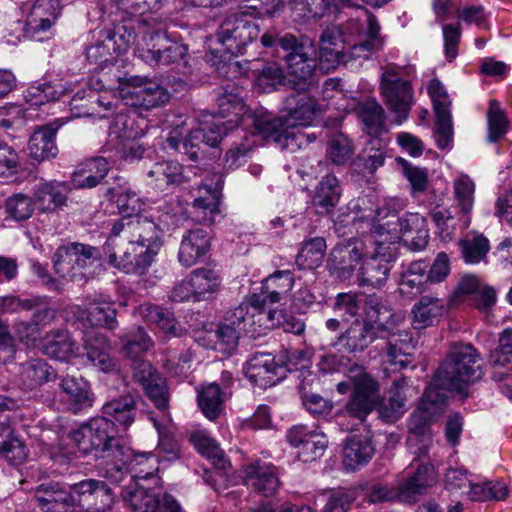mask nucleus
<instances>
[{
  "label": "nucleus",
  "instance_id": "nucleus-1",
  "mask_svg": "<svg viewBox=\"0 0 512 512\" xmlns=\"http://www.w3.org/2000/svg\"><path fill=\"white\" fill-rule=\"evenodd\" d=\"M260 43L273 51L280 47L285 53L283 60L289 74V87L312 88L318 67L317 45L313 39L307 35L296 36L271 28L260 36Z\"/></svg>",
  "mask_w": 512,
  "mask_h": 512
},
{
  "label": "nucleus",
  "instance_id": "nucleus-2",
  "mask_svg": "<svg viewBox=\"0 0 512 512\" xmlns=\"http://www.w3.org/2000/svg\"><path fill=\"white\" fill-rule=\"evenodd\" d=\"M227 133L223 121H212L192 130L182 123L171 128L165 148L186 155L192 162L216 161L222 154L220 144Z\"/></svg>",
  "mask_w": 512,
  "mask_h": 512
},
{
  "label": "nucleus",
  "instance_id": "nucleus-3",
  "mask_svg": "<svg viewBox=\"0 0 512 512\" xmlns=\"http://www.w3.org/2000/svg\"><path fill=\"white\" fill-rule=\"evenodd\" d=\"M480 355L469 343H454L436 370V381L460 396H469L468 387L483 377Z\"/></svg>",
  "mask_w": 512,
  "mask_h": 512
},
{
  "label": "nucleus",
  "instance_id": "nucleus-4",
  "mask_svg": "<svg viewBox=\"0 0 512 512\" xmlns=\"http://www.w3.org/2000/svg\"><path fill=\"white\" fill-rule=\"evenodd\" d=\"M78 450L97 459L110 458L126 447L117 435L116 425L107 417H95L68 434Z\"/></svg>",
  "mask_w": 512,
  "mask_h": 512
},
{
  "label": "nucleus",
  "instance_id": "nucleus-5",
  "mask_svg": "<svg viewBox=\"0 0 512 512\" xmlns=\"http://www.w3.org/2000/svg\"><path fill=\"white\" fill-rule=\"evenodd\" d=\"M121 97L126 105L151 110L169 103L171 93L161 83L147 76L124 75L118 77Z\"/></svg>",
  "mask_w": 512,
  "mask_h": 512
},
{
  "label": "nucleus",
  "instance_id": "nucleus-6",
  "mask_svg": "<svg viewBox=\"0 0 512 512\" xmlns=\"http://www.w3.org/2000/svg\"><path fill=\"white\" fill-rule=\"evenodd\" d=\"M352 393L344 406L345 413L361 422L374 411L380 396L379 382L361 366L354 364L350 369Z\"/></svg>",
  "mask_w": 512,
  "mask_h": 512
},
{
  "label": "nucleus",
  "instance_id": "nucleus-7",
  "mask_svg": "<svg viewBox=\"0 0 512 512\" xmlns=\"http://www.w3.org/2000/svg\"><path fill=\"white\" fill-rule=\"evenodd\" d=\"M260 35L258 24L247 19L241 11L228 15L219 25L216 38L231 55H243Z\"/></svg>",
  "mask_w": 512,
  "mask_h": 512
},
{
  "label": "nucleus",
  "instance_id": "nucleus-8",
  "mask_svg": "<svg viewBox=\"0 0 512 512\" xmlns=\"http://www.w3.org/2000/svg\"><path fill=\"white\" fill-rule=\"evenodd\" d=\"M380 90L384 103L395 114L394 123L402 124L409 117L414 103L413 87L393 69H387L380 79Z\"/></svg>",
  "mask_w": 512,
  "mask_h": 512
},
{
  "label": "nucleus",
  "instance_id": "nucleus-9",
  "mask_svg": "<svg viewBox=\"0 0 512 512\" xmlns=\"http://www.w3.org/2000/svg\"><path fill=\"white\" fill-rule=\"evenodd\" d=\"M287 94L281 103L280 113L286 120L288 127H308L314 121L319 103L315 96L311 95V87H289Z\"/></svg>",
  "mask_w": 512,
  "mask_h": 512
},
{
  "label": "nucleus",
  "instance_id": "nucleus-10",
  "mask_svg": "<svg viewBox=\"0 0 512 512\" xmlns=\"http://www.w3.org/2000/svg\"><path fill=\"white\" fill-rule=\"evenodd\" d=\"M74 508L84 512H109L115 501V492L105 481L87 478L72 484Z\"/></svg>",
  "mask_w": 512,
  "mask_h": 512
},
{
  "label": "nucleus",
  "instance_id": "nucleus-11",
  "mask_svg": "<svg viewBox=\"0 0 512 512\" xmlns=\"http://www.w3.org/2000/svg\"><path fill=\"white\" fill-rule=\"evenodd\" d=\"M368 253V247L361 239L352 238L338 243L329 254L327 269L334 278L346 281L354 275L357 267Z\"/></svg>",
  "mask_w": 512,
  "mask_h": 512
},
{
  "label": "nucleus",
  "instance_id": "nucleus-12",
  "mask_svg": "<svg viewBox=\"0 0 512 512\" xmlns=\"http://www.w3.org/2000/svg\"><path fill=\"white\" fill-rule=\"evenodd\" d=\"M102 259L101 251L94 246L79 242H71L58 247L53 256V267L62 277L71 275L76 267L85 268L89 263Z\"/></svg>",
  "mask_w": 512,
  "mask_h": 512
},
{
  "label": "nucleus",
  "instance_id": "nucleus-13",
  "mask_svg": "<svg viewBox=\"0 0 512 512\" xmlns=\"http://www.w3.org/2000/svg\"><path fill=\"white\" fill-rule=\"evenodd\" d=\"M427 90L435 112L437 145L440 149H446L453 139L451 101L444 85L437 78L429 82Z\"/></svg>",
  "mask_w": 512,
  "mask_h": 512
},
{
  "label": "nucleus",
  "instance_id": "nucleus-14",
  "mask_svg": "<svg viewBox=\"0 0 512 512\" xmlns=\"http://www.w3.org/2000/svg\"><path fill=\"white\" fill-rule=\"evenodd\" d=\"M410 468L413 471L399 484L396 496L401 502L414 504L437 482V473L431 463L419 462L417 458L411 462Z\"/></svg>",
  "mask_w": 512,
  "mask_h": 512
},
{
  "label": "nucleus",
  "instance_id": "nucleus-15",
  "mask_svg": "<svg viewBox=\"0 0 512 512\" xmlns=\"http://www.w3.org/2000/svg\"><path fill=\"white\" fill-rule=\"evenodd\" d=\"M113 227L128 241L142 245L145 248H153L158 252L161 246L158 225L147 217H142L139 214L133 217H123L116 221Z\"/></svg>",
  "mask_w": 512,
  "mask_h": 512
},
{
  "label": "nucleus",
  "instance_id": "nucleus-16",
  "mask_svg": "<svg viewBox=\"0 0 512 512\" xmlns=\"http://www.w3.org/2000/svg\"><path fill=\"white\" fill-rule=\"evenodd\" d=\"M34 499L43 512H74L72 485H65L54 480H46L34 490Z\"/></svg>",
  "mask_w": 512,
  "mask_h": 512
},
{
  "label": "nucleus",
  "instance_id": "nucleus-17",
  "mask_svg": "<svg viewBox=\"0 0 512 512\" xmlns=\"http://www.w3.org/2000/svg\"><path fill=\"white\" fill-rule=\"evenodd\" d=\"M362 321L379 335L386 337L394 330L390 325L394 324V312L389 301L377 294L366 295L363 298Z\"/></svg>",
  "mask_w": 512,
  "mask_h": 512
},
{
  "label": "nucleus",
  "instance_id": "nucleus-18",
  "mask_svg": "<svg viewBox=\"0 0 512 512\" xmlns=\"http://www.w3.org/2000/svg\"><path fill=\"white\" fill-rule=\"evenodd\" d=\"M439 416L427 408L419 406L411 415L408 422V446L418 457L427 456L432 443L430 425Z\"/></svg>",
  "mask_w": 512,
  "mask_h": 512
},
{
  "label": "nucleus",
  "instance_id": "nucleus-19",
  "mask_svg": "<svg viewBox=\"0 0 512 512\" xmlns=\"http://www.w3.org/2000/svg\"><path fill=\"white\" fill-rule=\"evenodd\" d=\"M285 367V362H276L271 353H254L244 367L245 376L255 385L266 387L274 385L283 376L280 371Z\"/></svg>",
  "mask_w": 512,
  "mask_h": 512
},
{
  "label": "nucleus",
  "instance_id": "nucleus-20",
  "mask_svg": "<svg viewBox=\"0 0 512 512\" xmlns=\"http://www.w3.org/2000/svg\"><path fill=\"white\" fill-rule=\"evenodd\" d=\"M379 335L360 319H355L340 333L331 346L348 354L363 352Z\"/></svg>",
  "mask_w": 512,
  "mask_h": 512
},
{
  "label": "nucleus",
  "instance_id": "nucleus-21",
  "mask_svg": "<svg viewBox=\"0 0 512 512\" xmlns=\"http://www.w3.org/2000/svg\"><path fill=\"white\" fill-rule=\"evenodd\" d=\"M83 347L87 359L100 371L104 373L119 371V362L111 356V342L106 335L99 332L86 333Z\"/></svg>",
  "mask_w": 512,
  "mask_h": 512
},
{
  "label": "nucleus",
  "instance_id": "nucleus-22",
  "mask_svg": "<svg viewBox=\"0 0 512 512\" xmlns=\"http://www.w3.org/2000/svg\"><path fill=\"white\" fill-rule=\"evenodd\" d=\"M60 124L55 121L37 126L28 141L29 157L38 162L49 161L58 154L56 135Z\"/></svg>",
  "mask_w": 512,
  "mask_h": 512
},
{
  "label": "nucleus",
  "instance_id": "nucleus-23",
  "mask_svg": "<svg viewBox=\"0 0 512 512\" xmlns=\"http://www.w3.org/2000/svg\"><path fill=\"white\" fill-rule=\"evenodd\" d=\"M407 379L402 377L392 382L388 396H379L375 409L381 421L392 424L398 421L406 412Z\"/></svg>",
  "mask_w": 512,
  "mask_h": 512
},
{
  "label": "nucleus",
  "instance_id": "nucleus-24",
  "mask_svg": "<svg viewBox=\"0 0 512 512\" xmlns=\"http://www.w3.org/2000/svg\"><path fill=\"white\" fill-rule=\"evenodd\" d=\"M111 170L107 158L96 156L86 159L71 174V184L76 189H92L107 183L105 181Z\"/></svg>",
  "mask_w": 512,
  "mask_h": 512
},
{
  "label": "nucleus",
  "instance_id": "nucleus-25",
  "mask_svg": "<svg viewBox=\"0 0 512 512\" xmlns=\"http://www.w3.org/2000/svg\"><path fill=\"white\" fill-rule=\"evenodd\" d=\"M59 387L66 395L68 409L74 414L93 406L95 395L90 383L83 377L65 376L61 379Z\"/></svg>",
  "mask_w": 512,
  "mask_h": 512
},
{
  "label": "nucleus",
  "instance_id": "nucleus-26",
  "mask_svg": "<svg viewBox=\"0 0 512 512\" xmlns=\"http://www.w3.org/2000/svg\"><path fill=\"white\" fill-rule=\"evenodd\" d=\"M342 188L339 180L332 174L324 176L316 185L311 199L315 213L320 216L333 214L340 202Z\"/></svg>",
  "mask_w": 512,
  "mask_h": 512
},
{
  "label": "nucleus",
  "instance_id": "nucleus-27",
  "mask_svg": "<svg viewBox=\"0 0 512 512\" xmlns=\"http://www.w3.org/2000/svg\"><path fill=\"white\" fill-rule=\"evenodd\" d=\"M211 247L210 233L202 228L191 229L183 235L178 259L185 267H191L204 257Z\"/></svg>",
  "mask_w": 512,
  "mask_h": 512
},
{
  "label": "nucleus",
  "instance_id": "nucleus-28",
  "mask_svg": "<svg viewBox=\"0 0 512 512\" xmlns=\"http://www.w3.org/2000/svg\"><path fill=\"white\" fill-rule=\"evenodd\" d=\"M40 350L50 358L67 361L76 355L77 344L67 329H53L40 342Z\"/></svg>",
  "mask_w": 512,
  "mask_h": 512
},
{
  "label": "nucleus",
  "instance_id": "nucleus-29",
  "mask_svg": "<svg viewBox=\"0 0 512 512\" xmlns=\"http://www.w3.org/2000/svg\"><path fill=\"white\" fill-rule=\"evenodd\" d=\"M141 400L138 392H127L105 403L102 410L107 418L127 429L135 422L137 405Z\"/></svg>",
  "mask_w": 512,
  "mask_h": 512
},
{
  "label": "nucleus",
  "instance_id": "nucleus-30",
  "mask_svg": "<svg viewBox=\"0 0 512 512\" xmlns=\"http://www.w3.org/2000/svg\"><path fill=\"white\" fill-rule=\"evenodd\" d=\"M394 259V255L378 251L376 254L362 260L359 268V279L361 285H368L374 288L382 287L389 276V262Z\"/></svg>",
  "mask_w": 512,
  "mask_h": 512
},
{
  "label": "nucleus",
  "instance_id": "nucleus-31",
  "mask_svg": "<svg viewBox=\"0 0 512 512\" xmlns=\"http://www.w3.org/2000/svg\"><path fill=\"white\" fill-rule=\"evenodd\" d=\"M162 495L155 489L140 486L137 482L129 483L121 491L123 501L132 512H157Z\"/></svg>",
  "mask_w": 512,
  "mask_h": 512
},
{
  "label": "nucleus",
  "instance_id": "nucleus-32",
  "mask_svg": "<svg viewBox=\"0 0 512 512\" xmlns=\"http://www.w3.org/2000/svg\"><path fill=\"white\" fill-rule=\"evenodd\" d=\"M374 452L371 436L352 435L346 440L343 449V465L346 470L354 471L360 465L366 464L372 458Z\"/></svg>",
  "mask_w": 512,
  "mask_h": 512
},
{
  "label": "nucleus",
  "instance_id": "nucleus-33",
  "mask_svg": "<svg viewBox=\"0 0 512 512\" xmlns=\"http://www.w3.org/2000/svg\"><path fill=\"white\" fill-rule=\"evenodd\" d=\"M76 318L85 326L114 330L118 326L117 310L109 303H91L86 309L77 308Z\"/></svg>",
  "mask_w": 512,
  "mask_h": 512
},
{
  "label": "nucleus",
  "instance_id": "nucleus-34",
  "mask_svg": "<svg viewBox=\"0 0 512 512\" xmlns=\"http://www.w3.org/2000/svg\"><path fill=\"white\" fill-rule=\"evenodd\" d=\"M170 38L166 31L149 29L137 43L139 57L150 65H160L168 50Z\"/></svg>",
  "mask_w": 512,
  "mask_h": 512
},
{
  "label": "nucleus",
  "instance_id": "nucleus-35",
  "mask_svg": "<svg viewBox=\"0 0 512 512\" xmlns=\"http://www.w3.org/2000/svg\"><path fill=\"white\" fill-rule=\"evenodd\" d=\"M429 264L424 260L410 263L407 270L401 273L399 293L403 297L414 298L427 290L430 280L427 276Z\"/></svg>",
  "mask_w": 512,
  "mask_h": 512
},
{
  "label": "nucleus",
  "instance_id": "nucleus-36",
  "mask_svg": "<svg viewBox=\"0 0 512 512\" xmlns=\"http://www.w3.org/2000/svg\"><path fill=\"white\" fill-rule=\"evenodd\" d=\"M246 479L264 496H272L280 486L278 469L273 464L256 461L246 468Z\"/></svg>",
  "mask_w": 512,
  "mask_h": 512
},
{
  "label": "nucleus",
  "instance_id": "nucleus-37",
  "mask_svg": "<svg viewBox=\"0 0 512 512\" xmlns=\"http://www.w3.org/2000/svg\"><path fill=\"white\" fill-rule=\"evenodd\" d=\"M367 28L365 39L355 43L349 48L348 61L352 59H368L370 55L379 50L383 45V39L380 36V25L375 15L365 11Z\"/></svg>",
  "mask_w": 512,
  "mask_h": 512
},
{
  "label": "nucleus",
  "instance_id": "nucleus-38",
  "mask_svg": "<svg viewBox=\"0 0 512 512\" xmlns=\"http://www.w3.org/2000/svg\"><path fill=\"white\" fill-rule=\"evenodd\" d=\"M56 373L44 360L30 359L20 365L19 383L23 389L33 390L43 383L54 380Z\"/></svg>",
  "mask_w": 512,
  "mask_h": 512
},
{
  "label": "nucleus",
  "instance_id": "nucleus-39",
  "mask_svg": "<svg viewBox=\"0 0 512 512\" xmlns=\"http://www.w3.org/2000/svg\"><path fill=\"white\" fill-rule=\"evenodd\" d=\"M28 453L25 441L9 426L0 425V456L18 466L26 461Z\"/></svg>",
  "mask_w": 512,
  "mask_h": 512
},
{
  "label": "nucleus",
  "instance_id": "nucleus-40",
  "mask_svg": "<svg viewBox=\"0 0 512 512\" xmlns=\"http://www.w3.org/2000/svg\"><path fill=\"white\" fill-rule=\"evenodd\" d=\"M122 354L131 360L142 358L153 346L154 342L142 326L129 329L120 336Z\"/></svg>",
  "mask_w": 512,
  "mask_h": 512
},
{
  "label": "nucleus",
  "instance_id": "nucleus-41",
  "mask_svg": "<svg viewBox=\"0 0 512 512\" xmlns=\"http://www.w3.org/2000/svg\"><path fill=\"white\" fill-rule=\"evenodd\" d=\"M33 201L40 212L53 213L66 206L67 195L60 190V184L48 182L36 186Z\"/></svg>",
  "mask_w": 512,
  "mask_h": 512
},
{
  "label": "nucleus",
  "instance_id": "nucleus-42",
  "mask_svg": "<svg viewBox=\"0 0 512 512\" xmlns=\"http://www.w3.org/2000/svg\"><path fill=\"white\" fill-rule=\"evenodd\" d=\"M157 253L156 249L145 248L142 245L128 241L123 272L138 276L145 275Z\"/></svg>",
  "mask_w": 512,
  "mask_h": 512
},
{
  "label": "nucleus",
  "instance_id": "nucleus-43",
  "mask_svg": "<svg viewBox=\"0 0 512 512\" xmlns=\"http://www.w3.org/2000/svg\"><path fill=\"white\" fill-rule=\"evenodd\" d=\"M444 310L443 301L439 298L421 297L411 311L413 327L420 330L431 326L434 319L443 315Z\"/></svg>",
  "mask_w": 512,
  "mask_h": 512
},
{
  "label": "nucleus",
  "instance_id": "nucleus-44",
  "mask_svg": "<svg viewBox=\"0 0 512 512\" xmlns=\"http://www.w3.org/2000/svg\"><path fill=\"white\" fill-rule=\"evenodd\" d=\"M132 450L129 447H124L117 452H114L110 458H106L108 461L103 469L102 476L115 484H121L126 480H130L133 483V476L130 475L129 462L132 460Z\"/></svg>",
  "mask_w": 512,
  "mask_h": 512
},
{
  "label": "nucleus",
  "instance_id": "nucleus-45",
  "mask_svg": "<svg viewBox=\"0 0 512 512\" xmlns=\"http://www.w3.org/2000/svg\"><path fill=\"white\" fill-rule=\"evenodd\" d=\"M58 15L55 0H37L27 17L26 25L35 32L46 31L55 23Z\"/></svg>",
  "mask_w": 512,
  "mask_h": 512
},
{
  "label": "nucleus",
  "instance_id": "nucleus-46",
  "mask_svg": "<svg viewBox=\"0 0 512 512\" xmlns=\"http://www.w3.org/2000/svg\"><path fill=\"white\" fill-rule=\"evenodd\" d=\"M190 441L203 456L207 457L217 474L223 476V472L230 467V462L226 459L223 450L218 446L214 439L202 432H195L191 435Z\"/></svg>",
  "mask_w": 512,
  "mask_h": 512
},
{
  "label": "nucleus",
  "instance_id": "nucleus-47",
  "mask_svg": "<svg viewBox=\"0 0 512 512\" xmlns=\"http://www.w3.org/2000/svg\"><path fill=\"white\" fill-rule=\"evenodd\" d=\"M187 277L191 283L189 285L196 291V301L206 299L208 295L216 293L220 288L221 279L214 269H195Z\"/></svg>",
  "mask_w": 512,
  "mask_h": 512
},
{
  "label": "nucleus",
  "instance_id": "nucleus-48",
  "mask_svg": "<svg viewBox=\"0 0 512 512\" xmlns=\"http://www.w3.org/2000/svg\"><path fill=\"white\" fill-rule=\"evenodd\" d=\"M197 401L205 417L214 421L223 411L224 392L217 383H211L198 392Z\"/></svg>",
  "mask_w": 512,
  "mask_h": 512
},
{
  "label": "nucleus",
  "instance_id": "nucleus-49",
  "mask_svg": "<svg viewBox=\"0 0 512 512\" xmlns=\"http://www.w3.org/2000/svg\"><path fill=\"white\" fill-rule=\"evenodd\" d=\"M253 126L264 140L277 143L278 136L281 135L288 125L286 120L283 119L282 114L273 115L270 112L264 111L254 113Z\"/></svg>",
  "mask_w": 512,
  "mask_h": 512
},
{
  "label": "nucleus",
  "instance_id": "nucleus-50",
  "mask_svg": "<svg viewBox=\"0 0 512 512\" xmlns=\"http://www.w3.org/2000/svg\"><path fill=\"white\" fill-rule=\"evenodd\" d=\"M359 115L366 132L370 136L377 138L382 132L386 131L385 111L375 99L365 101L360 106Z\"/></svg>",
  "mask_w": 512,
  "mask_h": 512
},
{
  "label": "nucleus",
  "instance_id": "nucleus-51",
  "mask_svg": "<svg viewBox=\"0 0 512 512\" xmlns=\"http://www.w3.org/2000/svg\"><path fill=\"white\" fill-rule=\"evenodd\" d=\"M379 229L387 234H392L395 238H399L401 228H421L423 226L422 219L419 218L418 213H405L400 215L396 210H388L384 216L381 217Z\"/></svg>",
  "mask_w": 512,
  "mask_h": 512
},
{
  "label": "nucleus",
  "instance_id": "nucleus-52",
  "mask_svg": "<svg viewBox=\"0 0 512 512\" xmlns=\"http://www.w3.org/2000/svg\"><path fill=\"white\" fill-rule=\"evenodd\" d=\"M220 197L217 192H209L207 196L196 198L191 207V218L193 221L211 225L215 222V217L220 213Z\"/></svg>",
  "mask_w": 512,
  "mask_h": 512
},
{
  "label": "nucleus",
  "instance_id": "nucleus-53",
  "mask_svg": "<svg viewBox=\"0 0 512 512\" xmlns=\"http://www.w3.org/2000/svg\"><path fill=\"white\" fill-rule=\"evenodd\" d=\"M326 241L315 237L305 241L296 257L297 265L302 269H314L320 265L326 252Z\"/></svg>",
  "mask_w": 512,
  "mask_h": 512
},
{
  "label": "nucleus",
  "instance_id": "nucleus-54",
  "mask_svg": "<svg viewBox=\"0 0 512 512\" xmlns=\"http://www.w3.org/2000/svg\"><path fill=\"white\" fill-rule=\"evenodd\" d=\"M355 147L352 139L342 132L329 136L326 154L331 162L337 166L345 165L354 154Z\"/></svg>",
  "mask_w": 512,
  "mask_h": 512
},
{
  "label": "nucleus",
  "instance_id": "nucleus-55",
  "mask_svg": "<svg viewBox=\"0 0 512 512\" xmlns=\"http://www.w3.org/2000/svg\"><path fill=\"white\" fill-rule=\"evenodd\" d=\"M117 47L113 38H108L105 35L104 39L97 40L94 44L88 46L86 49L87 60L96 65V68L103 69L116 60Z\"/></svg>",
  "mask_w": 512,
  "mask_h": 512
},
{
  "label": "nucleus",
  "instance_id": "nucleus-56",
  "mask_svg": "<svg viewBox=\"0 0 512 512\" xmlns=\"http://www.w3.org/2000/svg\"><path fill=\"white\" fill-rule=\"evenodd\" d=\"M127 245L128 240L120 232H116L115 228L112 226L111 232L102 246V252L106 256L110 266L124 271Z\"/></svg>",
  "mask_w": 512,
  "mask_h": 512
},
{
  "label": "nucleus",
  "instance_id": "nucleus-57",
  "mask_svg": "<svg viewBox=\"0 0 512 512\" xmlns=\"http://www.w3.org/2000/svg\"><path fill=\"white\" fill-rule=\"evenodd\" d=\"M462 257L466 263L477 264L487 261L490 250L489 240L482 234L462 238L458 241Z\"/></svg>",
  "mask_w": 512,
  "mask_h": 512
},
{
  "label": "nucleus",
  "instance_id": "nucleus-58",
  "mask_svg": "<svg viewBox=\"0 0 512 512\" xmlns=\"http://www.w3.org/2000/svg\"><path fill=\"white\" fill-rule=\"evenodd\" d=\"M237 90L236 88L230 90L225 88L216 98L219 116L222 118L230 116L235 117V122L241 116L245 115L248 110L244 99L239 95Z\"/></svg>",
  "mask_w": 512,
  "mask_h": 512
},
{
  "label": "nucleus",
  "instance_id": "nucleus-59",
  "mask_svg": "<svg viewBox=\"0 0 512 512\" xmlns=\"http://www.w3.org/2000/svg\"><path fill=\"white\" fill-rule=\"evenodd\" d=\"M242 3L241 12L256 19L277 17L285 8L283 0H242Z\"/></svg>",
  "mask_w": 512,
  "mask_h": 512
},
{
  "label": "nucleus",
  "instance_id": "nucleus-60",
  "mask_svg": "<svg viewBox=\"0 0 512 512\" xmlns=\"http://www.w3.org/2000/svg\"><path fill=\"white\" fill-rule=\"evenodd\" d=\"M146 319L156 324L166 335L177 337L183 332L174 314L160 306L150 305L145 309Z\"/></svg>",
  "mask_w": 512,
  "mask_h": 512
},
{
  "label": "nucleus",
  "instance_id": "nucleus-61",
  "mask_svg": "<svg viewBox=\"0 0 512 512\" xmlns=\"http://www.w3.org/2000/svg\"><path fill=\"white\" fill-rule=\"evenodd\" d=\"M469 497L473 501H502L508 497V486L500 481H485L470 485Z\"/></svg>",
  "mask_w": 512,
  "mask_h": 512
},
{
  "label": "nucleus",
  "instance_id": "nucleus-62",
  "mask_svg": "<svg viewBox=\"0 0 512 512\" xmlns=\"http://www.w3.org/2000/svg\"><path fill=\"white\" fill-rule=\"evenodd\" d=\"M371 143L377 144V147H371L368 151L359 154L352 161V166L355 170L373 173L384 164L386 151L382 146L381 140L375 138Z\"/></svg>",
  "mask_w": 512,
  "mask_h": 512
},
{
  "label": "nucleus",
  "instance_id": "nucleus-63",
  "mask_svg": "<svg viewBox=\"0 0 512 512\" xmlns=\"http://www.w3.org/2000/svg\"><path fill=\"white\" fill-rule=\"evenodd\" d=\"M258 83L268 91H277L279 86H287L289 88V74L277 63H267L260 70L258 75Z\"/></svg>",
  "mask_w": 512,
  "mask_h": 512
},
{
  "label": "nucleus",
  "instance_id": "nucleus-64",
  "mask_svg": "<svg viewBox=\"0 0 512 512\" xmlns=\"http://www.w3.org/2000/svg\"><path fill=\"white\" fill-rule=\"evenodd\" d=\"M146 397L160 411H167L169 408L170 391L168 382L162 374L156 376L152 381L142 387Z\"/></svg>",
  "mask_w": 512,
  "mask_h": 512
}]
</instances>
